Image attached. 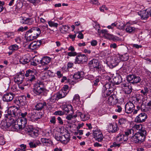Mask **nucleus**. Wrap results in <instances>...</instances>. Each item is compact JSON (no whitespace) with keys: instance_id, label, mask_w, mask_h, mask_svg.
<instances>
[{"instance_id":"f257e3e1","label":"nucleus","mask_w":151,"mask_h":151,"mask_svg":"<svg viewBox=\"0 0 151 151\" xmlns=\"http://www.w3.org/2000/svg\"><path fill=\"white\" fill-rule=\"evenodd\" d=\"M27 112L20 113L21 116L20 118L18 117L17 121L15 123V124L12 125V129L14 131H20L25 126L27 123V120L26 117L27 115Z\"/></svg>"},{"instance_id":"f03ea898","label":"nucleus","mask_w":151,"mask_h":151,"mask_svg":"<svg viewBox=\"0 0 151 151\" xmlns=\"http://www.w3.org/2000/svg\"><path fill=\"white\" fill-rule=\"evenodd\" d=\"M21 111V110L16 106L10 107L8 109V114L5 115V117L15 123L20 116Z\"/></svg>"},{"instance_id":"7ed1b4c3","label":"nucleus","mask_w":151,"mask_h":151,"mask_svg":"<svg viewBox=\"0 0 151 151\" xmlns=\"http://www.w3.org/2000/svg\"><path fill=\"white\" fill-rule=\"evenodd\" d=\"M41 33V31L39 28L34 27L27 32L25 35L28 40L31 41L37 38Z\"/></svg>"},{"instance_id":"20e7f679","label":"nucleus","mask_w":151,"mask_h":151,"mask_svg":"<svg viewBox=\"0 0 151 151\" xmlns=\"http://www.w3.org/2000/svg\"><path fill=\"white\" fill-rule=\"evenodd\" d=\"M146 133L145 130L139 131L131 137V139L136 143H141L145 140Z\"/></svg>"},{"instance_id":"39448f33","label":"nucleus","mask_w":151,"mask_h":151,"mask_svg":"<svg viewBox=\"0 0 151 151\" xmlns=\"http://www.w3.org/2000/svg\"><path fill=\"white\" fill-rule=\"evenodd\" d=\"M114 84L110 82H108L104 86L102 91L103 97H106L109 96L114 91Z\"/></svg>"},{"instance_id":"423d86ee","label":"nucleus","mask_w":151,"mask_h":151,"mask_svg":"<svg viewBox=\"0 0 151 151\" xmlns=\"http://www.w3.org/2000/svg\"><path fill=\"white\" fill-rule=\"evenodd\" d=\"M42 86V83L40 82L34 85L33 91L36 95H39L44 91V89Z\"/></svg>"},{"instance_id":"0eeeda50","label":"nucleus","mask_w":151,"mask_h":151,"mask_svg":"<svg viewBox=\"0 0 151 151\" xmlns=\"http://www.w3.org/2000/svg\"><path fill=\"white\" fill-rule=\"evenodd\" d=\"M15 124V123L10 120L8 118H6L5 121H2L1 124V128L4 129H8L9 127L11 126V129L13 131H14L12 129L13 125Z\"/></svg>"},{"instance_id":"6e6552de","label":"nucleus","mask_w":151,"mask_h":151,"mask_svg":"<svg viewBox=\"0 0 151 151\" xmlns=\"http://www.w3.org/2000/svg\"><path fill=\"white\" fill-rule=\"evenodd\" d=\"M119 62V58L115 57L111 58L110 60L107 61L106 63L110 68H112L116 66Z\"/></svg>"},{"instance_id":"1a4fd4ad","label":"nucleus","mask_w":151,"mask_h":151,"mask_svg":"<svg viewBox=\"0 0 151 151\" xmlns=\"http://www.w3.org/2000/svg\"><path fill=\"white\" fill-rule=\"evenodd\" d=\"M107 101L109 105L114 106L118 103V99L116 95L113 93L108 98Z\"/></svg>"},{"instance_id":"9d476101","label":"nucleus","mask_w":151,"mask_h":151,"mask_svg":"<svg viewBox=\"0 0 151 151\" xmlns=\"http://www.w3.org/2000/svg\"><path fill=\"white\" fill-rule=\"evenodd\" d=\"M133 103V101H129L126 104L125 107V110L126 113L129 114L133 111L135 106Z\"/></svg>"},{"instance_id":"9b49d317","label":"nucleus","mask_w":151,"mask_h":151,"mask_svg":"<svg viewBox=\"0 0 151 151\" xmlns=\"http://www.w3.org/2000/svg\"><path fill=\"white\" fill-rule=\"evenodd\" d=\"M87 59V57L85 54H79L76 57L74 62L75 64L83 63L86 62Z\"/></svg>"},{"instance_id":"f8f14e48","label":"nucleus","mask_w":151,"mask_h":151,"mask_svg":"<svg viewBox=\"0 0 151 151\" xmlns=\"http://www.w3.org/2000/svg\"><path fill=\"white\" fill-rule=\"evenodd\" d=\"M70 135L69 133H67L64 135L60 136L58 140L60 141L62 143L66 145L67 144L70 140ZM57 139L58 140V139Z\"/></svg>"},{"instance_id":"ddd939ff","label":"nucleus","mask_w":151,"mask_h":151,"mask_svg":"<svg viewBox=\"0 0 151 151\" xmlns=\"http://www.w3.org/2000/svg\"><path fill=\"white\" fill-rule=\"evenodd\" d=\"M147 118V115L145 113H141L136 117L134 121L136 123H141L145 122Z\"/></svg>"},{"instance_id":"4468645a","label":"nucleus","mask_w":151,"mask_h":151,"mask_svg":"<svg viewBox=\"0 0 151 151\" xmlns=\"http://www.w3.org/2000/svg\"><path fill=\"white\" fill-rule=\"evenodd\" d=\"M119 130V128L116 123L109 124L108 125L107 130L109 132L112 133L116 132Z\"/></svg>"},{"instance_id":"2eb2a0df","label":"nucleus","mask_w":151,"mask_h":151,"mask_svg":"<svg viewBox=\"0 0 151 151\" xmlns=\"http://www.w3.org/2000/svg\"><path fill=\"white\" fill-rule=\"evenodd\" d=\"M20 22L24 24L28 25L32 24L34 22V20L33 18H25L22 17H20Z\"/></svg>"},{"instance_id":"dca6fc26","label":"nucleus","mask_w":151,"mask_h":151,"mask_svg":"<svg viewBox=\"0 0 151 151\" xmlns=\"http://www.w3.org/2000/svg\"><path fill=\"white\" fill-rule=\"evenodd\" d=\"M77 109V107H76V109L77 111L76 112V114L77 115L80 116L82 120L83 121H85L88 120L90 117V115L88 113L82 114L81 112L79 111L80 109Z\"/></svg>"},{"instance_id":"f3484780","label":"nucleus","mask_w":151,"mask_h":151,"mask_svg":"<svg viewBox=\"0 0 151 151\" xmlns=\"http://www.w3.org/2000/svg\"><path fill=\"white\" fill-rule=\"evenodd\" d=\"M66 95V93H65L61 91L58 93L56 95L52 96L50 99V101L52 100L54 101L58 100L59 99L64 97Z\"/></svg>"},{"instance_id":"a211bd4d","label":"nucleus","mask_w":151,"mask_h":151,"mask_svg":"<svg viewBox=\"0 0 151 151\" xmlns=\"http://www.w3.org/2000/svg\"><path fill=\"white\" fill-rule=\"evenodd\" d=\"M93 135L95 140L99 142H101L104 138L102 132L98 130H95L93 132Z\"/></svg>"},{"instance_id":"6ab92c4d","label":"nucleus","mask_w":151,"mask_h":151,"mask_svg":"<svg viewBox=\"0 0 151 151\" xmlns=\"http://www.w3.org/2000/svg\"><path fill=\"white\" fill-rule=\"evenodd\" d=\"M41 142L44 146L50 147L53 145L52 141L49 138L45 137L42 138L40 139Z\"/></svg>"},{"instance_id":"aec40b11","label":"nucleus","mask_w":151,"mask_h":151,"mask_svg":"<svg viewBox=\"0 0 151 151\" xmlns=\"http://www.w3.org/2000/svg\"><path fill=\"white\" fill-rule=\"evenodd\" d=\"M14 96V95L12 93H6L4 95L3 97V100L5 102H10L13 100Z\"/></svg>"},{"instance_id":"412c9836","label":"nucleus","mask_w":151,"mask_h":151,"mask_svg":"<svg viewBox=\"0 0 151 151\" xmlns=\"http://www.w3.org/2000/svg\"><path fill=\"white\" fill-rule=\"evenodd\" d=\"M89 66L91 68L99 69V63L98 60L96 59H93L90 61L88 63Z\"/></svg>"},{"instance_id":"4be33fe9","label":"nucleus","mask_w":151,"mask_h":151,"mask_svg":"<svg viewBox=\"0 0 151 151\" xmlns=\"http://www.w3.org/2000/svg\"><path fill=\"white\" fill-rule=\"evenodd\" d=\"M138 15L140 16L142 19L146 20L149 17V14L147 12V9L138 12H137Z\"/></svg>"},{"instance_id":"5701e85b","label":"nucleus","mask_w":151,"mask_h":151,"mask_svg":"<svg viewBox=\"0 0 151 151\" xmlns=\"http://www.w3.org/2000/svg\"><path fill=\"white\" fill-rule=\"evenodd\" d=\"M125 31L129 33H134L137 31V29L130 25H125Z\"/></svg>"},{"instance_id":"b1692460","label":"nucleus","mask_w":151,"mask_h":151,"mask_svg":"<svg viewBox=\"0 0 151 151\" xmlns=\"http://www.w3.org/2000/svg\"><path fill=\"white\" fill-rule=\"evenodd\" d=\"M80 97L78 94H76L74 96L72 101L73 103L77 105L76 106L77 109L81 108L80 106H79L81 103L80 101Z\"/></svg>"},{"instance_id":"393cba45","label":"nucleus","mask_w":151,"mask_h":151,"mask_svg":"<svg viewBox=\"0 0 151 151\" xmlns=\"http://www.w3.org/2000/svg\"><path fill=\"white\" fill-rule=\"evenodd\" d=\"M62 108L67 113L70 112V111L73 112L72 106L70 104L66 103L63 105Z\"/></svg>"},{"instance_id":"a878e982","label":"nucleus","mask_w":151,"mask_h":151,"mask_svg":"<svg viewBox=\"0 0 151 151\" xmlns=\"http://www.w3.org/2000/svg\"><path fill=\"white\" fill-rule=\"evenodd\" d=\"M24 78V76L22 74L17 75L14 78V81L18 84H21Z\"/></svg>"},{"instance_id":"bb28decb","label":"nucleus","mask_w":151,"mask_h":151,"mask_svg":"<svg viewBox=\"0 0 151 151\" xmlns=\"http://www.w3.org/2000/svg\"><path fill=\"white\" fill-rule=\"evenodd\" d=\"M117 138L119 142L123 143H126L128 139V137L124 134H121Z\"/></svg>"},{"instance_id":"cd10ccee","label":"nucleus","mask_w":151,"mask_h":151,"mask_svg":"<svg viewBox=\"0 0 151 151\" xmlns=\"http://www.w3.org/2000/svg\"><path fill=\"white\" fill-rule=\"evenodd\" d=\"M51 60V58L47 56L43 57L41 60L40 63L42 65H45L49 63Z\"/></svg>"},{"instance_id":"c85d7f7f","label":"nucleus","mask_w":151,"mask_h":151,"mask_svg":"<svg viewBox=\"0 0 151 151\" xmlns=\"http://www.w3.org/2000/svg\"><path fill=\"white\" fill-rule=\"evenodd\" d=\"M113 82L112 81H109V82L112 83L113 84L114 86L115 84L118 85L122 81V78L121 76H117L113 78Z\"/></svg>"},{"instance_id":"c756f323","label":"nucleus","mask_w":151,"mask_h":151,"mask_svg":"<svg viewBox=\"0 0 151 151\" xmlns=\"http://www.w3.org/2000/svg\"><path fill=\"white\" fill-rule=\"evenodd\" d=\"M119 125V127H125L127 126V121L124 118H121L118 121Z\"/></svg>"},{"instance_id":"7c9ffc66","label":"nucleus","mask_w":151,"mask_h":151,"mask_svg":"<svg viewBox=\"0 0 151 151\" xmlns=\"http://www.w3.org/2000/svg\"><path fill=\"white\" fill-rule=\"evenodd\" d=\"M29 59L26 55H24L22 57H21L19 59L20 63L23 64H26L29 62Z\"/></svg>"},{"instance_id":"2f4dec72","label":"nucleus","mask_w":151,"mask_h":151,"mask_svg":"<svg viewBox=\"0 0 151 151\" xmlns=\"http://www.w3.org/2000/svg\"><path fill=\"white\" fill-rule=\"evenodd\" d=\"M46 106V103L45 102H43L42 103H37L35 106V109L37 111L41 110L44 106Z\"/></svg>"},{"instance_id":"473e14b6","label":"nucleus","mask_w":151,"mask_h":151,"mask_svg":"<svg viewBox=\"0 0 151 151\" xmlns=\"http://www.w3.org/2000/svg\"><path fill=\"white\" fill-rule=\"evenodd\" d=\"M83 76L82 72H78L75 73L73 76V78L76 80L80 79Z\"/></svg>"},{"instance_id":"72a5a7b5","label":"nucleus","mask_w":151,"mask_h":151,"mask_svg":"<svg viewBox=\"0 0 151 151\" xmlns=\"http://www.w3.org/2000/svg\"><path fill=\"white\" fill-rule=\"evenodd\" d=\"M118 58L120 60V61H125L128 60L129 55L127 53H125L120 55Z\"/></svg>"},{"instance_id":"f704fd0d","label":"nucleus","mask_w":151,"mask_h":151,"mask_svg":"<svg viewBox=\"0 0 151 151\" xmlns=\"http://www.w3.org/2000/svg\"><path fill=\"white\" fill-rule=\"evenodd\" d=\"M132 128L135 130H139V131H141L142 130H145L143 127L142 125L140 124H134L132 127Z\"/></svg>"},{"instance_id":"c9c22d12","label":"nucleus","mask_w":151,"mask_h":151,"mask_svg":"<svg viewBox=\"0 0 151 151\" xmlns=\"http://www.w3.org/2000/svg\"><path fill=\"white\" fill-rule=\"evenodd\" d=\"M8 49L10 50L12 52H14L19 49V46L17 44H14L12 45L9 47Z\"/></svg>"},{"instance_id":"e433bc0d","label":"nucleus","mask_w":151,"mask_h":151,"mask_svg":"<svg viewBox=\"0 0 151 151\" xmlns=\"http://www.w3.org/2000/svg\"><path fill=\"white\" fill-rule=\"evenodd\" d=\"M149 89L147 87L144 88V89L140 91V93L142 94V96H147L148 93Z\"/></svg>"},{"instance_id":"4c0bfd02","label":"nucleus","mask_w":151,"mask_h":151,"mask_svg":"<svg viewBox=\"0 0 151 151\" xmlns=\"http://www.w3.org/2000/svg\"><path fill=\"white\" fill-rule=\"evenodd\" d=\"M136 76L134 75H129L127 77V80L130 83H133L134 79L135 78Z\"/></svg>"},{"instance_id":"58836bf2","label":"nucleus","mask_w":151,"mask_h":151,"mask_svg":"<svg viewBox=\"0 0 151 151\" xmlns=\"http://www.w3.org/2000/svg\"><path fill=\"white\" fill-rule=\"evenodd\" d=\"M140 108L141 111H143L147 112L150 111L147 105L143 103L141 104Z\"/></svg>"},{"instance_id":"ea45409f","label":"nucleus","mask_w":151,"mask_h":151,"mask_svg":"<svg viewBox=\"0 0 151 151\" xmlns=\"http://www.w3.org/2000/svg\"><path fill=\"white\" fill-rule=\"evenodd\" d=\"M29 134L33 137H36L38 135V131L35 129H34V130Z\"/></svg>"},{"instance_id":"a19ab883","label":"nucleus","mask_w":151,"mask_h":151,"mask_svg":"<svg viewBox=\"0 0 151 151\" xmlns=\"http://www.w3.org/2000/svg\"><path fill=\"white\" fill-rule=\"evenodd\" d=\"M48 23L49 26L51 27H57L58 25V23L51 21H49Z\"/></svg>"},{"instance_id":"79ce46f5","label":"nucleus","mask_w":151,"mask_h":151,"mask_svg":"<svg viewBox=\"0 0 151 151\" xmlns=\"http://www.w3.org/2000/svg\"><path fill=\"white\" fill-rule=\"evenodd\" d=\"M33 72H35L34 71L30 69H29L26 71L25 76L28 78L31 76L33 75Z\"/></svg>"},{"instance_id":"37998d69","label":"nucleus","mask_w":151,"mask_h":151,"mask_svg":"<svg viewBox=\"0 0 151 151\" xmlns=\"http://www.w3.org/2000/svg\"><path fill=\"white\" fill-rule=\"evenodd\" d=\"M35 72H33V75L31 77L28 78L27 81L29 82V83H31L32 81H34L35 80Z\"/></svg>"},{"instance_id":"c03bdc74","label":"nucleus","mask_w":151,"mask_h":151,"mask_svg":"<svg viewBox=\"0 0 151 151\" xmlns=\"http://www.w3.org/2000/svg\"><path fill=\"white\" fill-rule=\"evenodd\" d=\"M34 129L32 126L31 125L27 126L25 128V131L29 133V134Z\"/></svg>"},{"instance_id":"a18cd8bd","label":"nucleus","mask_w":151,"mask_h":151,"mask_svg":"<svg viewBox=\"0 0 151 151\" xmlns=\"http://www.w3.org/2000/svg\"><path fill=\"white\" fill-rule=\"evenodd\" d=\"M131 134H134V130L133 129H127L125 132V134H124L127 135L128 137V136Z\"/></svg>"},{"instance_id":"49530a36","label":"nucleus","mask_w":151,"mask_h":151,"mask_svg":"<svg viewBox=\"0 0 151 151\" xmlns=\"http://www.w3.org/2000/svg\"><path fill=\"white\" fill-rule=\"evenodd\" d=\"M60 31L61 32L64 33V32H64H66L69 29L68 27V26L65 25H63L62 27H60Z\"/></svg>"},{"instance_id":"de8ad7c7","label":"nucleus","mask_w":151,"mask_h":151,"mask_svg":"<svg viewBox=\"0 0 151 151\" xmlns=\"http://www.w3.org/2000/svg\"><path fill=\"white\" fill-rule=\"evenodd\" d=\"M29 47L32 49H37L39 48L37 45L36 42H34L31 43L29 45Z\"/></svg>"},{"instance_id":"09e8293b","label":"nucleus","mask_w":151,"mask_h":151,"mask_svg":"<svg viewBox=\"0 0 151 151\" xmlns=\"http://www.w3.org/2000/svg\"><path fill=\"white\" fill-rule=\"evenodd\" d=\"M68 88V85H65L63 87L62 91L65 93H66V94L67 95L69 92Z\"/></svg>"},{"instance_id":"8fccbe9b","label":"nucleus","mask_w":151,"mask_h":151,"mask_svg":"<svg viewBox=\"0 0 151 151\" xmlns=\"http://www.w3.org/2000/svg\"><path fill=\"white\" fill-rule=\"evenodd\" d=\"M132 88L130 87H127L124 89V92L125 93L127 94H129L131 93L132 92Z\"/></svg>"},{"instance_id":"3c124183","label":"nucleus","mask_w":151,"mask_h":151,"mask_svg":"<svg viewBox=\"0 0 151 151\" xmlns=\"http://www.w3.org/2000/svg\"><path fill=\"white\" fill-rule=\"evenodd\" d=\"M23 4L21 2H18L17 3L16 7V9L17 11L20 10L23 6Z\"/></svg>"},{"instance_id":"603ef678","label":"nucleus","mask_w":151,"mask_h":151,"mask_svg":"<svg viewBox=\"0 0 151 151\" xmlns=\"http://www.w3.org/2000/svg\"><path fill=\"white\" fill-rule=\"evenodd\" d=\"M117 27V23L116 22H115L114 23H112L111 25L108 26L107 28L109 29H113L114 27Z\"/></svg>"},{"instance_id":"864d4df0","label":"nucleus","mask_w":151,"mask_h":151,"mask_svg":"<svg viewBox=\"0 0 151 151\" xmlns=\"http://www.w3.org/2000/svg\"><path fill=\"white\" fill-rule=\"evenodd\" d=\"M141 80V79L140 77L136 76L135 78L134 79V81L133 83H139L140 81Z\"/></svg>"},{"instance_id":"5fc2aeb1","label":"nucleus","mask_w":151,"mask_h":151,"mask_svg":"<svg viewBox=\"0 0 151 151\" xmlns=\"http://www.w3.org/2000/svg\"><path fill=\"white\" fill-rule=\"evenodd\" d=\"M68 55L70 57L75 56L77 55V53L74 51L70 52L68 53Z\"/></svg>"},{"instance_id":"6e6d98bb","label":"nucleus","mask_w":151,"mask_h":151,"mask_svg":"<svg viewBox=\"0 0 151 151\" xmlns=\"http://www.w3.org/2000/svg\"><path fill=\"white\" fill-rule=\"evenodd\" d=\"M40 60L38 59L37 58H35V61H33V62L32 63V65H37L40 62Z\"/></svg>"},{"instance_id":"4d7b16f0","label":"nucleus","mask_w":151,"mask_h":151,"mask_svg":"<svg viewBox=\"0 0 151 151\" xmlns=\"http://www.w3.org/2000/svg\"><path fill=\"white\" fill-rule=\"evenodd\" d=\"M94 28L95 29L97 30V32L100 35V26L99 25L98 23H96L95 25L94 26Z\"/></svg>"},{"instance_id":"13d9d810","label":"nucleus","mask_w":151,"mask_h":151,"mask_svg":"<svg viewBox=\"0 0 151 151\" xmlns=\"http://www.w3.org/2000/svg\"><path fill=\"white\" fill-rule=\"evenodd\" d=\"M64 112L61 111H56L54 113V114L55 115H63L64 114Z\"/></svg>"},{"instance_id":"bf43d9fd","label":"nucleus","mask_w":151,"mask_h":151,"mask_svg":"<svg viewBox=\"0 0 151 151\" xmlns=\"http://www.w3.org/2000/svg\"><path fill=\"white\" fill-rule=\"evenodd\" d=\"M122 108L119 105H117L115 109V111L118 112L120 113L122 111Z\"/></svg>"},{"instance_id":"052dcab7","label":"nucleus","mask_w":151,"mask_h":151,"mask_svg":"<svg viewBox=\"0 0 151 151\" xmlns=\"http://www.w3.org/2000/svg\"><path fill=\"white\" fill-rule=\"evenodd\" d=\"M90 2L92 4L97 5H98L100 4V3L97 0H90Z\"/></svg>"},{"instance_id":"680f3d73","label":"nucleus","mask_w":151,"mask_h":151,"mask_svg":"<svg viewBox=\"0 0 151 151\" xmlns=\"http://www.w3.org/2000/svg\"><path fill=\"white\" fill-rule=\"evenodd\" d=\"M29 147L31 148H36V145H35V142H30L29 143Z\"/></svg>"},{"instance_id":"e2e57ef3","label":"nucleus","mask_w":151,"mask_h":151,"mask_svg":"<svg viewBox=\"0 0 151 151\" xmlns=\"http://www.w3.org/2000/svg\"><path fill=\"white\" fill-rule=\"evenodd\" d=\"M40 27L44 31L48 29V26L47 24H45L44 25H41L40 26Z\"/></svg>"},{"instance_id":"0e129e2a","label":"nucleus","mask_w":151,"mask_h":151,"mask_svg":"<svg viewBox=\"0 0 151 151\" xmlns=\"http://www.w3.org/2000/svg\"><path fill=\"white\" fill-rule=\"evenodd\" d=\"M120 144H119V143H116V142H114L113 143V144L112 145H111L110 146V147L111 148H112L113 147H120Z\"/></svg>"},{"instance_id":"69168bd1","label":"nucleus","mask_w":151,"mask_h":151,"mask_svg":"<svg viewBox=\"0 0 151 151\" xmlns=\"http://www.w3.org/2000/svg\"><path fill=\"white\" fill-rule=\"evenodd\" d=\"M14 40L15 42L17 43L20 44L22 40L21 38L19 37H17L15 38Z\"/></svg>"},{"instance_id":"338daca9","label":"nucleus","mask_w":151,"mask_h":151,"mask_svg":"<svg viewBox=\"0 0 151 151\" xmlns=\"http://www.w3.org/2000/svg\"><path fill=\"white\" fill-rule=\"evenodd\" d=\"M101 12H104V10H108V9L106 7L105 5H103L99 8Z\"/></svg>"},{"instance_id":"774afa93","label":"nucleus","mask_w":151,"mask_h":151,"mask_svg":"<svg viewBox=\"0 0 151 151\" xmlns=\"http://www.w3.org/2000/svg\"><path fill=\"white\" fill-rule=\"evenodd\" d=\"M46 73L49 76V77H52L53 76V73L50 70H47Z\"/></svg>"}]
</instances>
